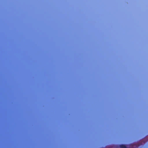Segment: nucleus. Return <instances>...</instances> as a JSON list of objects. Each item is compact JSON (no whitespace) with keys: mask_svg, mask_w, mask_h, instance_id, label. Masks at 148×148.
Here are the masks:
<instances>
[{"mask_svg":"<svg viewBox=\"0 0 148 148\" xmlns=\"http://www.w3.org/2000/svg\"><path fill=\"white\" fill-rule=\"evenodd\" d=\"M119 148H127L126 146L124 145H121L119 146Z\"/></svg>","mask_w":148,"mask_h":148,"instance_id":"f257e3e1","label":"nucleus"},{"mask_svg":"<svg viewBox=\"0 0 148 148\" xmlns=\"http://www.w3.org/2000/svg\"><path fill=\"white\" fill-rule=\"evenodd\" d=\"M130 146H132V145H131Z\"/></svg>","mask_w":148,"mask_h":148,"instance_id":"f03ea898","label":"nucleus"}]
</instances>
